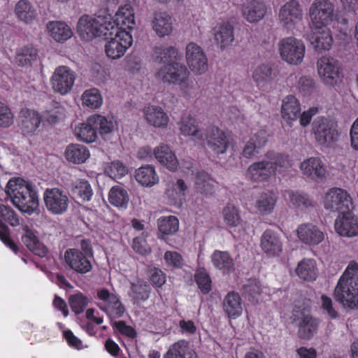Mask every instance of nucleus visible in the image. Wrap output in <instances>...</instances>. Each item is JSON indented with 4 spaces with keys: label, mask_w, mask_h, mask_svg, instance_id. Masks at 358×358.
Returning a JSON list of instances; mask_svg holds the SVG:
<instances>
[{
    "label": "nucleus",
    "mask_w": 358,
    "mask_h": 358,
    "mask_svg": "<svg viewBox=\"0 0 358 358\" xmlns=\"http://www.w3.org/2000/svg\"><path fill=\"white\" fill-rule=\"evenodd\" d=\"M266 160L269 164V168L273 169V175L277 172L282 173L291 166L288 156L281 153L269 151L266 154Z\"/></svg>",
    "instance_id": "473e14b6"
},
{
    "label": "nucleus",
    "mask_w": 358,
    "mask_h": 358,
    "mask_svg": "<svg viewBox=\"0 0 358 358\" xmlns=\"http://www.w3.org/2000/svg\"><path fill=\"white\" fill-rule=\"evenodd\" d=\"M136 180L143 186L152 187L159 182V177L151 165L143 166L136 171Z\"/></svg>",
    "instance_id": "c9c22d12"
},
{
    "label": "nucleus",
    "mask_w": 358,
    "mask_h": 358,
    "mask_svg": "<svg viewBox=\"0 0 358 358\" xmlns=\"http://www.w3.org/2000/svg\"><path fill=\"white\" fill-rule=\"evenodd\" d=\"M334 296L343 307L358 309V263L349 264L334 289Z\"/></svg>",
    "instance_id": "f257e3e1"
},
{
    "label": "nucleus",
    "mask_w": 358,
    "mask_h": 358,
    "mask_svg": "<svg viewBox=\"0 0 358 358\" xmlns=\"http://www.w3.org/2000/svg\"><path fill=\"white\" fill-rule=\"evenodd\" d=\"M13 123V114L3 103L0 102V127H8Z\"/></svg>",
    "instance_id": "774afa93"
},
{
    "label": "nucleus",
    "mask_w": 358,
    "mask_h": 358,
    "mask_svg": "<svg viewBox=\"0 0 358 358\" xmlns=\"http://www.w3.org/2000/svg\"><path fill=\"white\" fill-rule=\"evenodd\" d=\"M103 21L102 16L92 17L82 16L77 24V31L79 36L85 41H90L98 36L99 23Z\"/></svg>",
    "instance_id": "4468645a"
},
{
    "label": "nucleus",
    "mask_w": 358,
    "mask_h": 358,
    "mask_svg": "<svg viewBox=\"0 0 358 358\" xmlns=\"http://www.w3.org/2000/svg\"><path fill=\"white\" fill-rule=\"evenodd\" d=\"M127 172V166L120 161L112 162L105 168V173L114 180L120 179Z\"/></svg>",
    "instance_id": "052dcab7"
},
{
    "label": "nucleus",
    "mask_w": 358,
    "mask_h": 358,
    "mask_svg": "<svg viewBox=\"0 0 358 358\" xmlns=\"http://www.w3.org/2000/svg\"><path fill=\"white\" fill-rule=\"evenodd\" d=\"M196 282L204 294L208 293L211 289V280L208 274L203 271H200L195 275Z\"/></svg>",
    "instance_id": "338daca9"
},
{
    "label": "nucleus",
    "mask_w": 358,
    "mask_h": 358,
    "mask_svg": "<svg viewBox=\"0 0 358 358\" xmlns=\"http://www.w3.org/2000/svg\"><path fill=\"white\" fill-rule=\"evenodd\" d=\"M180 131L182 134L189 136L192 137L194 140L203 139V134L196 124V120L189 116L185 117L182 119Z\"/></svg>",
    "instance_id": "09e8293b"
},
{
    "label": "nucleus",
    "mask_w": 358,
    "mask_h": 358,
    "mask_svg": "<svg viewBox=\"0 0 358 358\" xmlns=\"http://www.w3.org/2000/svg\"><path fill=\"white\" fill-rule=\"evenodd\" d=\"M275 76V72L271 66L268 64L259 65L252 73L253 80L258 85L261 86H264L270 83Z\"/></svg>",
    "instance_id": "49530a36"
},
{
    "label": "nucleus",
    "mask_w": 358,
    "mask_h": 358,
    "mask_svg": "<svg viewBox=\"0 0 358 358\" xmlns=\"http://www.w3.org/2000/svg\"><path fill=\"white\" fill-rule=\"evenodd\" d=\"M243 15L250 22L261 20L266 13V7L264 2L259 0H250L243 6Z\"/></svg>",
    "instance_id": "b1692460"
},
{
    "label": "nucleus",
    "mask_w": 358,
    "mask_h": 358,
    "mask_svg": "<svg viewBox=\"0 0 358 358\" xmlns=\"http://www.w3.org/2000/svg\"><path fill=\"white\" fill-rule=\"evenodd\" d=\"M261 247L268 256H277L282 250V243L277 233L268 229L262 236Z\"/></svg>",
    "instance_id": "412c9836"
},
{
    "label": "nucleus",
    "mask_w": 358,
    "mask_h": 358,
    "mask_svg": "<svg viewBox=\"0 0 358 358\" xmlns=\"http://www.w3.org/2000/svg\"><path fill=\"white\" fill-rule=\"evenodd\" d=\"M156 76L164 83L178 85L185 93L192 94L193 83L189 82V72L183 64L177 62L164 64Z\"/></svg>",
    "instance_id": "7ed1b4c3"
},
{
    "label": "nucleus",
    "mask_w": 358,
    "mask_h": 358,
    "mask_svg": "<svg viewBox=\"0 0 358 358\" xmlns=\"http://www.w3.org/2000/svg\"><path fill=\"white\" fill-rule=\"evenodd\" d=\"M298 276L306 281H313L317 276V269L315 260L303 259L296 268Z\"/></svg>",
    "instance_id": "f704fd0d"
},
{
    "label": "nucleus",
    "mask_w": 358,
    "mask_h": 358,
    "mask_svg": "<svg viewBox=\"0 0 358 358\" xmlns=\"http://www.w3.org/2000/svg\"><path fill=\"white\" fill-rule=\"evenodd\" d=\"M313 31L308 36V39L310 42L314 49L317 51H322L329 50L333 43V38L330 31L324 29Z\"/></svg>",
    "instance_id": "cd10ccee"
},
{
    "label": "nucleus",
    "mask_w": 358,
    "mask_h": 358,
    "mask_svg": "<svg viewBox=\"0 0 358 358\" xmlns=\"http://www.w3.org/2000/svg\"><path fill=\"white\" fill-rule=\"evenodd\" d=\"M72 191L83 201H89L92 195L91 186L86 180L78 181Z\"/></svg>",
    "instance_id": "0e129e2a"
},
{
    "label": "nucleus",
    "mask_w": 358,
    "mask_h": 358,
    "mask_svg": "<svg viewBox=\"0 0 358 358\" xmlns=\"http://www.w3.org/2000/svg\"><path fill=\"white\" fill-rule=\"evenodd\" d=\"M231 24L224 23L215 28V40L220 45L221 48L228 47L234 41V31Z\"/></svg>",
    "instance_id": "4c0bfd02"
},
{
    "label": "nucleus",
    "mask_w": 358,
    "mask_h": 358,
    "mask_svg": "<svg viewBox=\"0 0 358 358\" xmlns=\"http://www.w3.org/2000/svg\"><path fill=\"white\" fill-rule=\"evenodd\" d=\"M269 164L266 160L253 163L248 169L250 178L253 180H265L273 172V169L269 168Z\"/></svg>",
    "instance_id": "ea45409f"
},
{
    "label": "nucleus",
    "mask_w": 358,
    "mask_h": 358,
    "mask_svg": "<svg viewBox=\"0 0 358 358\" xmlns=\"http://www.w3.org/2000/svg\"><path fill=\"white\" fill-rule=\"evenodd\" d=\"M41 122V117L37 111L25 109L20 113V125L23 132L34 133Z\"/></svg>",
    "instance_id": "a878e982"
},
{
    "label": "nucleus",
    "mask_w": 358,
    "mask_h": 358,
    "mask_svg": "<svg viewBox=\"0 0 358 358\" xmlns=\"http://www.w3.org/2000/svg\"><path fill=\"white\" fill-rule=\"evenodd\" d=\"M37 50L32 45H27L21 48L15 56V62L19 66H29L36 60Z\"/></svg>",
    "instance_id": "8fccbe9b"
},
{
    "label": "nucleus",
    "mask_w": 358,
    "mask_h": 358,
    "mask_svg": "<svg viewBox=\"0 0 358 358\" xmlns=\"http://www.w3.org/2000/svg\"><path fill=\"white\" fill-rule=\"evenodd\" d=\"M65 156L67 160L73 163L80 164L89 157L90 153L85 146L72 144L66 148Z\"/></svg>",
    "instance_id": "a18cd8bd"
},
{
    "label": "nucleus",
    "mask_w": 358,
    "mask_h": 358,
    "mask_svg": "<svg viewBox=\"0 0 358 358\" xmlns=\"http://www.w3.org/2000/svg\"><path fill=\"white\" fill-rule=\"evenodd\" d=\"M206 140L209 148L216 154L225 152L228 145L229 140L225 133L217 127H211L203 137Z\"/></svg>",
    "instance_id": "6ab92c4d"
},
{
    "label": "nucleus",
    "mask_w": 358,
    "mask_h": 358,
    "mask_svg": "<svg viewBox=\"0 0 358 358\" xmlns=\"http://www.w3.org/2000/svg\"><path fill=\"white\" fill-rule=\"evenodd\" d=\"M324 207L331 212L343 214L351 210L352 202L350 194L345 190L332 188L325 196Z\"/></svg>",
    "instance_id": "0eeeda50"
},
{
    "label": "nucleus",
    "mask_w": 358,
    "mask_h": 358,
    "mask_svg": "<svg viewBox=\"0 0 358 358\" xmlns=\"http://www.w3.org/2000/svg\"><path fill=\"white\" fill-rule=\"evenodd\" d=\"M92 116L93 118L92 123L95 125L96 132L99 131L101 135L108 134L113 130L114 124L111 120L100 115Z\"/></svg>",
    "instance_id": "680f3d73"
},
{
    "label": "nucleus",
    "mask_w": 358,
    "mask_h": 358,
    "mask_svg": "<svg viewBox=\"0 0 358 358\" xmlns=\"http://www.w3.org/2000/svg\"><path fill=\"white\" fill-rule=\"evenodd\" d=\"M92 116L89 117L85 122L80 123L75 127V135L82 141L92 143L97 138V132Z\"/></svg>",
    "instance_id": "7c9ffc66"
},
{
    "label": "nucleus",
    "mask_w": 358,
    "mask_h": 358,
    "mask_svg": "<svg viewBox=\"0 0 358 358\" xmlns=\"http://www.w3.org/2000/svg\"><path fill=\"white\" fill-rule=\"evenodd\" d=\"M290 202L301 210H306L315 206V203L305 194L289 193Z\"/></svg>",
    "instance_id": "13d9d810"
},
{
    "label": "nucleus",
    "mask_w": 358,
    "mask_h": 358,
    "mask_svg": "<svg viewBox=\"0 0 358 358\" xmlns=\"http://www.w3.org/2000/svg\"><path fill=\"white\" fill-rule=\"evenodd\" d=\"M188 350V343L182 340L173 344L164 358H186Z\"/></svg>",
    "instance_id": "bf43d9fd"
},
{
    "label": "nucleus",
    "mask_w": 358,
    "mask_h": 358,
    "mask_svg": "<svg viewBox=\"0 0 358 358\" xmlns=\"http://www.w3.org/2000/svg\"><path fill=\"white\" fill-rule=\"evenodd\" d=\"M154 155L157 160L169 170L175 171L178 166V161L175 154L167 145L157 147L154 150Z\"/></svg>",
    "instance_id": "c756f323"
},
{
    "label": "nucleus",
    "mask_w": 358,
    "mask_h": 358,
    "mask_svg": "<svg viewBox=\"0 0 358 358\" xmlns=\"http://www.w3.org/2000/svg\"><path fill=\"white\" fill-rule=\"evenodd\" d=\"M144 115L148 124L155 127H165L169 122L166 113L158 106H149L145 108Z\"/></svg>",
    "instance_id": "2f4dec72"
},
{
    "label": "nucleus",
    "mask_w": 358,
    "mask_h": 358,
    "mask_svg": "<svg viewBox=\"0 0 358 358\" xmlns=\"http://www.w3.org/2000/svg\"><path fill=\"white\" fill-rule=\"evenodd\" d=\"M309 15L315 29H321L336 18L335 6L330 0H315L309 8Z\"/></svg>",
    "instance_id": "20e7f679"
},
{
    "label": "nucleus",
    "mask_w": 358,
    "mask_h": 358,
    "mask_svg": "<svg viewBox=\"0 0 358 358\" xmlns=\"http://www.w3.org/2000/svg\"><path fill=\"white\" fill-rule=\"evenodd\" d=\"M276 199L271 193H263L256 201L257 209L263 214L270 213L274 208Z\"/></svg>",
    "instance_id": "5fc2aeb1"
},
{
    "label": "nucleus",
    "mask_w": 358,
    "mask_h": 358,
    "mask_svg": "<svg viewBox=\"0 0 358 358\" xmlns=\"http://www.w3.org/2000/svg\"><path fill=\"white\" fill-rule=\"evenodd\" d=\"M6 192L21 212L32 214L38 211L36 192L32 189L31 185L23 179H10L6 187Z\"/></svg>",
    "instance_id": "f03ea898"
},
{
    "label": "nucleus",
    "mask_w": 358,
    "mask_h": 358,
    "mask_svg": "<svg viewBox=\"0 0 358 358\" xmlns=\"http://www.w3.org/2000/svg\"><path fill=\"white\" fill-rule=\"evenodd\" d=\"M108 199L111 204L117 207H124L129 201V195L121 186H114L109 192Z\"/></svg>",
    "instance_id": "603ef678"
},
{
    "label": "nucleus",
    "mask_w": 358,
    "mask_h": 358,
    "mask_svg": "<svg viewBox=\"0 0 358 358\" xmlns=\"http://www.w3.org/2000/svg\"><path fill=\"white\" fill-rule=\"evenodd\" d=\"M41 117L43 124L53 125L64 118L65 110L59 103L56 102L51 108L44 111Z\"/></svg>",
    "instance_id": "37998d69"
},
{
    "label": "nucleus",
    "mask_w": 358,
    "mask_h": 358,
    "mask_svg": "<svg viewBox=\"0 0 358 358\" xmlns=\"http://www.w3.org/2000/svg\"><path fill=\"white\" fill-rule=\"evenodd\" d=\"M301 169L306 176L315 181L326 178L327 171L322 161L318 157H310L301 164Z\"/></svg>",
    "instance_id": "f3484780"
},
{
    "label": "nucleus",
    "mask_w": 358,
    "mask_h": 358,
    "mask_svg": "<svg viewBox=\"0 0 358 358\" xmlns=\"http://www.w3.org/2000/svg\"><path fill=\"white\" fill-rule=\"evenodd\" d=\"M132 42L133 38L129 31H120L106 43L105 52L107 56L112 59H119L124 55L127 49L131 45Z\"/></svg>",
    "instance_id": "1a4fd4ad"
},
{
    "label": "nucleus",
    "mask_w": 358,
    "mask_h": 358,
    "mask_svg": "<svg viewBox=\"0 0 358 358\" xmlns=\"http://www.w3.org/2000/svg\"><path fill=\"white\" fill-rule=\"evenodd\" d=\"M281 58L290 64L297 65L303 61L305 55L303 43L293 37H288L279 42Z\"/></svg>",
    "instance_id": "39448f33"
},
{
    "label": "nucleus",
    "mask_w": 358,
    "mask_h": 358,
    "mask_svg": "<svg viewBox=\"0 0 358 358\" xmlns=\"http://www.w3.org/2000/svg\"><path fill=\"white\" fill-rule=\"evenodd\" d=\"M155 62L158 64H170L181 59L178 50L172 47H157L155 50Z\"/></svg>",
    "instance_id": "58836bf2"
},
{
    "label": "nucleus",
    "mask_w": 358,
    "mask_h": 358,
    "mask_svg": "<svg viewBox=\"0 0 358 358\" xmlns=\"http://www.w3.org/2000/svg\"><path fill=\"white\" fill-rule=\"evenodd\" d=\"M15 13L21 21L26 23L31 22L36 15L35 9L27 0H20L16 3Z\"/></svg>",
    "instance_id": "de8ad7c7"
},
{
    "label": "nucleus",
    "mask_w": 358,
    "mask_h": 358,
    "mask_svg": "<svg viewBox=\"0 0 358 358\" xmlns=\"http://www.w3.org/2000/svg\"><path fill=\"white\" fill-rule=\"evenodd\" d=\"M266 134L264 131H259L250 138L245 145L242 157L247 159H252L258 155L261 149L266 143Z\"/></svg>",
    "instance_id": "393cba45"
},
{
    "label": "nucleus",
    "mask_w": 358,
    "mask_h": 358,
    "mask_svg": "<svg viewBox=\"0 0 358 358\" xmlns=\"http://www.w3.org/2000/svg\"><path fill=\"white\" fill-rule=\"evenodd\" d=\"M83 104L91 109L99 108L102 104V98L98 90L92 88L85 90L82 95Z\"/></svg>",
    "instance_id": "864d4df0"
},
{
    "label": "nucleus",
    "mask_w": 358,
    "mask_h": 358,
    "mask_svg": "<svg viewBox=\"0 0 358 358\" xmlns=\"http://www.w3.org/2000/svg\"><path fill=\"white\" fill-rule=\"evenodd\" d=\"M0 215L11 226L20 225V220L15 212L9 206L0 203Z\"/></svg>",
    "instance_id": "69168bd1"
},
{
    "label": "nucleus",
    "mask_w": 358,
    "mask_h": 358,
    "mask_svg": "<svg viewBox=\"0 0 358 358\" xmlns=\"http://www.w3.org/2000/svg\"><path fill=\"white\" fill-rule=\"evenodd\" d=\"M43 199L47 209L53 214H62L69 206L67 196L58 188L47 189Z\"/></svg>",
    "instance_id": "ddd939ff"
},
{
    "label": "nucleus",
    "mask_w": 358,
    "mask_h": 358,
    "mask_svg": "<svg viewBox=\"0 0 358 358\" xmlns=\"http://www.w3.org/2000/svg\"><path fill=\"white\" fill-rule=\"evenodd\" d=\"M335 229L343 236L354 237L358 235V217L351 210L341 214L335 221Z\"/></svg>",
    "instance_id": "2eb2a0df"
},
{
    "label": "nucleus",
    "mask_w": 358,
    "mask_h": 358,
    "mask_svg": "<svg viewBox=\"0 0 358 358\" xmlns=\"http://www.w3.org/2000/svg\"><path fill=\"white\" fill-rule=\"evenodd\" d=\"M299 238L305 244L317 245L324 240V234L312 224H304L297 229Z\"/></svg>",
    "instance_id": "5701e85b"
},
{
    "label": "nucleus",
    "mask_w": 358,
    "mask_h": 358,
    "mask_svg": "<svg viewBox=\"0 0 358 358\" xmlns=\"http://www.w3.org/2000/svg\"><path fill=\"white\" fill-rule=\"evenodd\" d=\"M186 61L190 70L195 74L201 75L208 70L206 55L196 43H190L187 45Z\"/></svg>",
    "instance_id": "9d476101"
},
{
    "label": "nucleus",
    "mask_w": 358,
    "mask_h": 358,
    "mask_svg": "<svg viewBox=\"0 0 358 358\" xmlns=\"http://www.w3.org/2000/svg\"><path fill=\"white\" fill-rule=\"evenodd\" d=\"M76 78V73L66 66L57 67L50 78L55 92L65 95L71 92Z\"/></svg>",
    "instance_id": "6e6552de"
},
{
    "label": "nucleus",
    "mask_w": 358,
    "mask_h": 358,
    "mask_svg": "<svg viewBox=\"0 0 358 358\" xmlns=\"http://www.w3.org/2000/svg\"><path fill=\"white\" fill-rule=\"evenodd\" d=\"M103 21L101 23H99V32L97 37H103L105 40H110L111 38L116 36V34H120V31H124L120 29L115 23L112 21L110 16H102Z\"/></svg>",
    "instance_id": "79ce46f5"
},
{
    "label": "nucleus",
    "mask_w": 358,
    "mask_h": 358,
    "mask_svg": "<svg viewBox=\"0 0 358 358\" xmlns=\"http://www.w3.org/2000/svg\"><path fill=\"white\" fill-rule=\"evenodd\" d=\"M159 231L162 235H172L178 231L179 221L175 216H167L159 218L157 221Z\"/></svg>",
    "instance_id": "3c124183"
},
{
    "label": "nucleus",
    "mask_w": 358,
    "mask_h": 358,
    "mask_svg": "<svg viewBox=\"0 0 358 358\" xmlns=\"http://www.w3.org/2000/svg\"><path fill=\"white\" fill-rule=\"evenodd\" d=\"M223 309L229 317H236L242 313L241 299L238 293L230 292L223 300Z\"/></svg>",
    "instance_id": "72a5a7b5"
},
{
    "label": "nucleus",
    "mask_w": 358,
    "mask_h": 358,
    "mask_svg": "<svg viewBox=\"0 0 358 358\" xmlns=\"http://www.w3.org/2000/svg\"><path fill=\"white\" fill-rule=\"evenodd\" d=\"M69 303L71 310L76 314H79L83 313L87 307L88 299L82 293H77L69 296Z\"/></svg>",
    "instance_id": "e2e57ef3"
},
{
    "label": "nucleus",
    "mask_w": 358,
    "mask_h": 358,
    "mask_svg": "<svg viewBox=\"0 0 358 358\" xmlns=\"http://www.w3.org/2000/svg\"><path fill=\"white\" fill-rule=\"evenodd\" d=\"M214 266L224 273L231 272L234 268V261L227 252L215 251L211 257Z\"/></svg>",
    "instance_id": "a19ab883"
},
{
    "label": "nucleus",
    "mask_w": 358,
    "mask_h": 358,
    "mask_svg": "<svg viewBox=\"0 0 358 358\" xmlns=\"http://www.w3.org/2000/svg\"><path fill=\"white\" fill-rule=\"evenodd\" d=\"M97 296L107 303L105 310L110 318H118L122 316L124 308L116 295L106 289H101L97 291Z\"/></svg>",
    "instance_id": "aec40b11"
},
{
    "label": "nucleus",
    "mask_w": 358,
    "mask_h": 358,
    "mask_svg": "<svg viewBox=\"0 0 358 358\" xmlns=\"http://www.w3.org/2000/svg\"><path fill=\"white\" fill-rule=\"evenodd\" d=\"M173 20L166 11H155L151 21L153 31L160 37L170 35L173 29Z\"/></svg>",
    "instance_id": "a211bd4d"
},
{
    "label": "nucleus",
    "mask_w": 358,
    "mask_h": 358,
    "mask_svg": "<svg viewBox=\"0 0 358 358\" xmlns=\"http://www.w3.org/2000/svg\"><path fill=\"white\" fill-rule=\"evenodd\" d=\"M302 8L296 0H290L282 5L278 12V20L282 26L290 29L302 20Z\"/></svg>",
    "instance_id": "9b49d317"
},
{
    "label": "nucleus",
    "mask_w": 358,
    "mask_h": 358,
    "mask_svg": "<svg viewBox=\"0 0 358 358\" xmlns=\"http://www.w3.org/2000/svg\"><path fill=\"white\" fill-rule=\"evenodd\" d=\"M318 73L322 81L329 85H335L341 81L339 63L331 57H323L317 62Z\"/></svg>",
    "instance_id": "f8f14e48"
},
{
    "label": "nucleus",
    "mask_w": 358,
    "mask_h": 358,
    "mask_svg": "<svg viewBox=\"0 0 358 358\" xmlns=\"http://www.w3.org/2000/svg\"><path fill=\"white\" fill-rule=\"evenodd\" d=\"M131 296L135 301H145L149 297L151 288L150 285L143 281L131 283Z\"/></svg>",
    "instance_id": "6e6d98bb"
},
{
    "label": "nucleus",
    "mask_w": 358,
    "mask_h": 358,
    "mask_svg": "<svg viewBox=\"0 0 358 358\" xmlns=\"http://www.w3.org/2000/svg\"><path fill=\"white\" fill-rule=\"evenodd\" d=\"M243 296L252 303L258 302L262 293V286L257 279L249 280L242 287Z\"/></svg>",
    "instance_id": "c03bdc74"
},
{
    "label": "nucleus",
    "mask_w": 358,
    "mask_h": 358,
    "mask_svg": "<svg viewBox=\"0 0 358 358\" xmlns=\"http://www.w3.org/2000/svg\"><path fill=\"white\" fill-rule=\"evenodd\" d=\"M224 222L229 227H236L241 224V218L238 210L231 205H227L222 210Z\"/></svg>",
    "instance_id": "4d7b16f0"
},
{
    "label": "nucleus",
    "mask_w": 358,
    "mask_h": 358,
    "mask_svg": "<svg viewBox=\"0 0 358 358\" xmlns=\"http://www.w3.org/2000/svg\"><path fill=\"white\" fill-rule=\"evenodd\" d=\"M194 187L196 191L206 197L215 193V180L206 172L198 171L195 176Z\"/></svg>",
    "instance_id": "c85d7f7f"
},
{
    "label": "nucleus",
    "mask_w": 358,
    "mask_h": 358,
    "mask_svg": "<svg viewBox=\"0 0 358 358\" xmlns=\"http://www.w3.org/2000/svg\"><path fill=\"white\" fill-rule=\"evenodd\" d=\"M298 327V336L308 341L316 334L319 327V320L309 314L301 313L299 318Z\"/></svg>",
    "instance_id": "4be33fe9"
},
{
    "label": "nucleus",
    "mask_w": 358,
    "mask_h": 358,
    "mask_svg": "<svg viewBox=\"0 0 358 358\" xmlns=\"http://www.w3.org/2000/svg\"><path fill=\"white\" fill-rule=\"evenodd\" d=\"M64 259L71 269L80 273L91 271L92 264L85 255L78 249H69L65 252Z\"/></svg>",
    "instance_id": "dca6fc26"
},
{
    "label": "nucleus",
    "mask_w": 358,
    "mask_h": 358,
    "mask_svg": "<svg viewBox=\"0 0 358 358\" xmlns=\"http://www.w3.org/2000/svg\"><path fill=\"white\" fill-rule=\"evenodd\" d=\"M312 131L318 143L329 146L337 141L338 136L336 124L323 117H317L312 124Z\"/></svg>",
    "instance_id": "423d86ee"
},
{
    "label": "nucleus",
    "mask_w": 358,
    "mask_h": 358,
    "mask_svg": "<svg viewBox=\"0 0 358 358\" xmlns=\"http://www.w3.org/2000/svg\"><path fill=\"white\" fill-rule=\"evenodd\" d=\"M50 36L57 42H63L71 37L70 27L62 22H50L47 24Z\"/></svg>",
    "instance_id": "e433bc0d"
},
{
    "label": "nucleus",
    "mask_w": 358,
    "mask_h": 358,
    "mask_svg": "<svg viewBox=\"0 0 358 358\" xmlns=\"http://www.w3.org/2000/svg\"><path fill=\"white\" fill-rule=\"evenodd\" d=\"M301 110L299 101L295 96L288 95L283 99L281 107L282 117L289 124L298 119Z\"/></svg>",
    "instance_id": "bb28decb"
}]
</instances>
